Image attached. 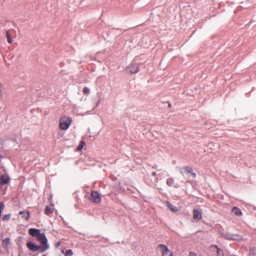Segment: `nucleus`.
Here are the masks:
<instances>
[{
	"label": "nucleus",
	"instance_id": "f257e3e1",
	"mask_svg": "<svg viewBox=\"0 0 256 256\" xmlns=\"http://www.w3.org/2000/svg\"><path fill=\"white\" fill-rule=\"evenodd\" d=\"M28 232L32 236L36 237L37 240L40 244V245L38 246L30 242H27L26 246L32 252L38 250L40 252L42 253L49 248L48 239L44 233H40V230L33 228H30L28 230Z\"/></svg>",
	"mask_w": 256,
	"mask_h": 256
},
{
	"label": "nucleus",
	"instance_id": "f03ea898",
	"mask_svg": "<svg viewBox=\"0 0 256 256\" xmlns=\"http://www.w3.org/2000/svg\"><path fill=\"white\" fill-rule=\"evenodd\" d=\"M72 118L70 117L64 116L60 119L59 128L61 130H66L70 125Z\"/></svg>",
	"mask_w": 256,
	"mask_h": 256
},
{
	"label": "nucleus",
	"instance_id": "7ed1b4c3",
	"mask_svg": "<svg viewBox=\"0 0 256 256\" xmlns=\"http://www.w3.org/2000/svg\"><path fill=\"white\" fill-rule=\"evenodd\" d=\"M158 248H160L162 256H174L172 252L170 251L166 245L160 244L158 246Z\"/></svg>",
	"mask_w": 256,
	"mask_h": 256
},
{
	"label": "nucleus",
	"instance_id": "20e7f679",
	"mask_svg": "<svg viewBox=\"0 0 256 256\" xmlns=\"http://www.w3.org/2000/svg\"><path fill=\"white\" fill-rule=\"evenodd\" d=\"M180 172L182 174L184 175L186 174H191L192 176L195 178L196 177V173L193 172L192 168L188 166H184L180 168Z\"/></svg>",
	"mask_w": 256,
	"mask_h": 256
},
{
	"label": "nucleus",
	"instance_id": "39448f33",
	"mask_svg": "<svg viewBox=\"0 0 256 256\" xmlns=\"http://www.w3.org/2000/svg\"><path fill=\"white\" fill-rule=\"evenodd\" d=\"M90 200L96 204H100L101 202V198L99 194L96 191H92L91 192Z\"/></svg>",
	"mask_w": 256,
	"mask_h": 256
},
{
	"label": "nucleus",
	"instance_id": "423d86ee",
	"mask_svg": "<svg viewBox=\"0 0 256 256\" xmlns=\"http://www.w3.org/2000/svg\"><path fill=\"white\" fill-rule=\"evenodd\" d=\"M210 249L213 252H216L217 256H224L223 250L218 248L216 245H212L210 247Z\"/></svg>",
	"mask_w": 256,
	"mask_h": 256
},
{
	"label": "nucleus",
	"instance_id": "0eeeda50",
	"mask_svg": "<svg viewBox=\"0 0 256 256\" xmlns=\"http://www.w3.org/2000/svg\"><path fill=\"white\" fill-rule=\"evenodd\" d=\"M224 237L230 240H240L242 239V236L237 234H226Z\"/></svg>",
	"mask_w": 256,
	"mask_h": 256
},
{
	"label": "nucleus",
	"instance_id": "6e6552de",
	"mask_svg": "<svg viewBox=\"0 0 256 256\" xmlns=\"http://www.w3.org/2000/svg\"><path fill=\"white\" fill-rule=\"evenodd\" d=\"M10 178L8 175L3 174L0 176V184L1 185H5L8 183Z\"/></svg>",
	"mask_w": 256,
	"mask_h": 256
},
{
	"label": "nucleus",
	"instance_id": "1a4fd4ad",
	"mask_svg": "<svg viewBox=\"0 0 256 256\" xmlns=\"http://www.w3.org/2000/svg\"><path fill=\"white\" fill-rule=\"evenodd\" d=\"M202 212L200 210H193V218L196 220H200L202 218Z\"/></svg>",
	"mask_w": 256,
	"mask_h": 256
},
{
	"label": "nucleus",
	"instance_id": "9d476101",
	"mask_svg": "<svg viewBox=\"0 0 256 256\" xmlns=\"http://www.w3.org/2000/svg\"><path fill=\"white\" fill-rule=\"evenodd\" d=\"M54 212V205L52 204L50 206H46L44 210V214L48 216L53 213Z\"/></svg>",
	"mask_w": 256,
	"mask_h": 256
},
{
	"label": "nucleus",
	"instance_id": "9b49d317",
	"mask_svg": "<svg viewBox=\"0 0 256 256\" xmlns=\"http://www.w3.org/2000/svg\"><path fill=\"white\" fill-rule=\"evenodd\" d=\"M166 184L170 186H173L175 188H177L179 186L178 184H174V178H168L166 180Z\"/></svg>",
	"mask_w": 256,
	"mask_h": 256
},
{
	"label": "nucleus",
	"instance_id": "f8f14e48",
	"mask_svg": "<svg viewBox=\"0 0 256 256\" xmlns=\"http://www.w3.org/2000/svg\"><path fill=\"white\" fill-rule=\"evenodd\" d=\"M129 68L131 74H136L138 72V66L136 64H132Z\"/></svg>",
	"mask_w": 256,
	"mask_h": 256
},
{
	"label": "nucleus",
	"instance_id": "ddd939ff",
	"mask_svg": "<svg viewBox=\"0 0 256 256\" xmlns=\"http://www.w3.org/2000/svg\"><path fill=\"white\" fill-rule=\"evenodd\" d=\"M167 206L170 210L173 212H176L179 210V209L176 206L170 204L169 202H167Z\"/></svg>",
	"mask_w": 256,
	"mask_h": 256
},
{
	"label": "nucleus",
	"instance_id": "4468645a",
	"mask_svg": "<svg viewBox=\"0 0 256 256\" xmlns=\"http://www.w3.org/2000/svg\"><path fill=\"white\" fill-rule=\"evenodd\" d=\"M232 212L236 216H242L241 210L238 207H234L232 209Z\"/></svg>",
	"mask_w": 256,
	"mask_h": 256
},
{
	"label": "nucleus",
	"instance_id": "2eb2a0df",
	"mask_svg": "<svg viewBox=\"0 0 256 256\" xmlns=\"http://www.w3.org/2000/svg\"><path fill=\"white\" fill-rule=\"evenodd\" d=\"M19 214L22 216V218H24L26 220H28L30 216V212L29 211H27L26 216H25V213L24 211H20L19 212Z\"/></svg>",
	"mask_w": 256,
	"mask_h": 256
},
{
	"label": "nucleus",
	"instance_id": "dca6fc26",
	"mask_svg": "<svg viewBox=\"0 0 256 256\" xmlns=\"http://www.w3.org/2000/svg\"><path fill=\"white\" fill-rule=\"evenodd\" d=\"M86 145V143L84 141H81L78 146L77 147V150L80 151L81 150L84 146Z\"/></svg>",
	"mask_w": 256,
	"mask_h": 256
},
{
	"label": "nucleus",
	"instance_id": "f3484780",
	"mask_svg": "<svg viewBox=\"0 0 256 256\" xmlns=\"http://www.w3.org/2000/svg\"><path fill=\"white\" fill-rule=\"evenodd\" d=\"M6 37L7 38V40L8 43L11 44L13 40L11 38V36L8 31L6 32Z\"/></svg>",
	"mask_w": 256,
	"mask_h": 256
},
{
	"label": "nucleus",
	"instance_id": "a211bd4d",
	"mask_svg": "<svg viewBox=\"0 0 256 256\" xmlns=\"http://www.w3.org/2000/svg\"><path fill=\"white\" fill-rule=\"evenodd\" d=\"M10 214H6L2 217V220L4 221L9 220L10 218Z\"/></svg>",
	"mask_w": 256,
	"mask_h": 256
},
{
	"label": "nucleus",
	"instance_id": "6ab92c4d",
	"mask_svg": "<svg viewBox=\"0 0 256 256\" xmlns=\"http://www.w3.org/2000/svg\"><path fill=\"white\" fill-rule=\"evenodd\" d=\"M65 256H71L73 254V252L71 250H67L64 253Z\"/></svg>",
	"mask_w": 256,
	"mask_h": 256
},
{
	"label": "nucleus",
	"instance_id": "aec40b11",
	"mask_svg": "<svg viewBox=\"0 0 256 256\" xmlns=\"http://www.w3.org/2000/svg\"><path fill=\"white\" fill-rule=\"evenodd\" d=\"M4 208V206L2 202H0V217L2 215V212Z\"/></svg>",
	"mask_w": 256,
	"mask_h": 256
},
{
	"label": "nucleus",
	"instance_id": "412c9836",
	"mask_svg": "<svg viewBox=\"0 0 256 256\" xmlns=\"http://www.w3.org/2000/svg\"><path fill=\"white\" fill-rule=\"evenodd\" d=\"M90 90L87 87H84L83 89V93L84 94H89Z\"/></svg>",
	"mask_w": 256,
	"mask_h": 256
},
{
	"label": "nucleus",
	"instance_id": "4be33fe9",
	"mask_svg": "<svg viewBox=\"0 0 256 256\" xmlns=\"http://www.w3.org/2000/svg\"><path fill=\"white\" fill-rule=\"evenodd\" d=\"M189 256H197L196 254L190 252L189 254Z\"/></svg>",
	"mask_w": 256,
	"mask_h": 256
},
{
	"label": "nucleus",
	"instance_id": "5701e85b",
	"mask_svg": "<svg viewBox=\"0 0 256 256\" xmlns=\"http://www.w3.org/2000/svg\"><path fill=\"white\" fill-rule=\"evenodd\" d=\"M3 242H6V244H8L9 242V239L6 238L4 240Z\"/></svg>",
	"mask_w": 256,
	"mask_h": 256
},
{
	"label": "nucleus",
	"instance_id": "b1692460",
	"mask_svg": "<svg viewBox=\"0 0 256 256\" xmlns=\"http://www.w3.org/2000/svg\"><path fill=\"white\" fill-rule=\"evenodd\" d=\"M152 176H156V172H154L152 173Z\"/></svg>",
	"mask_w": 256,
	"mask_h": 256
},
{
	"label": "nucleus",
	"instance_id": "393cba45",
	"mask_svg": "<svg viewBox=\"0 0 256 256\" xmlns=\"http://www.w3.org/2000/svg\"><path fill=\"white\" fill-rule=\"evenodd\" d=\"M62 253H63V254H64V250H62Z\"/></svg>",
	"mask_w": 256,
	"mask_h": 256
},
{
	"label": "nucleus",
	"instance_id": "a878e982",
	"mask_svg": "<svg viewBox=\"0 0 256 256\" xmlns=\"http://www.w3.org/2000/svg\"><path fill=\"white\" fill-rule=\"evenodd\" d=\"M170 106H171V105H170V104H168V106H169V107H170Z\"/></svg>",
	"mask_w": 256,
	"mask_h": 256
}]
</instances>
